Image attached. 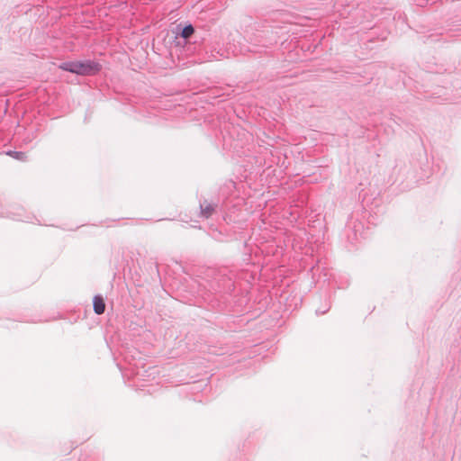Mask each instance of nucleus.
Masks as SVG:
<instances>
[{
	"label": "nucleus",
	"mask_w": 461,
	"mask_h": 461,
	"mask_svg": "<svg viewBox=\"0 0 461 461\" xmlns=\"http://www.w3.org/2000/svg\"><path fill=\"white\" fill-rule=\"evenodd\" d=\"M201 208H202V213L205 217H209L212 213V212L214 211V207L212 204H209V203L202 205Z\"/></svg>",
	"instance_id": "3"
},
{
	"label": "nucleus",
	"mask_w": 461,
	"mask_h": 461,
	"mask_svg": "<svg viewBox=\"0 0 461 461\" xmlns=\"http://www.w3.org/2000/svg\"><path fill=\"white\" fill-rule=\"evenodd\" d=\"M94 311L96 314H102L105 310L104 300L102 296L96 295L94 297Z\"/></svg>",
	"instance_id": "2"
},
{
	"label": "nucleus",
	"mask_w": 461,
	"mask_h": 461,
	"mask_svg": "<svg viewBox=\"0 0 461 461\" xmlns=\"http://www.w3.org/2000/svg\"><path fill=\"white\" fill-rule=\"evenodd\" d=\"M60 68L79 75H92L100 70V66L94 62H67L60 65Z\"/></svg>",
	"instance_id": "1"
},
{
	"label": "nucleus",
	"mask_w": 461,
	"mask_h": 461,
	"mask_svg": "<svg viewBox=\"0 0 461 461\" xmlns=\"http://www.w3.org/2000/svg\"><path fill=\"white\" fill-rule=\"evenodd\" d=\"M194 30L193 26L187 25L183 29L181 36L185 39H187L194 33Z\"/></svg>",
	"instance_id": "4"
}]
</instances>
